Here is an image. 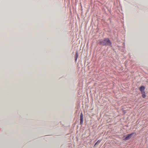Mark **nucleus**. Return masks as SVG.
<instances>
[{"label": "nucleus", "mask_w": 148, "mask_h": 148, "mask_svg": "<svg viewBox=\"0 0 148 148\" xmlns=\"http://www.w3.org/2000/svg\"><path fill=\"white\" fill-rule=\"evenodd\" d=\"M99 42V44L103 46L110 45H111V42L108 38L100 40Z\"/></svg>", "instance_id": "1"}, {"label": "nucleus", "mask_w": 148, "mask_h": 148, "mask_svg": "<svg viewBox=\"0 0 148 148\" xmlns=\"http://www.w3.org/2000/svg\"><path fill=\"white\" fill-rule=\"evenodd\" d=\"M132 134H127V136H126L125 138V139L124 140H126L130 139V138H131V136L132 135Z\"/></svg>", "instance_id": "2"}, {"label": "nucleus", "mask_w": 148, "mask_h": 148, "mask_svg": "<svg viewBox=\"0 0 148 148\" xmlns=\"http://www.w3.org/2000/svg\"><path fill=\"white\" fill-rule=\"evenodd\" d=\"M145 88L144 86H141L140 88H139V90H140V91L141 92H145L144 91V90Z\"/></svg>", "instance_id": "3"}, {"label": "nucleus", "mask_w": 148, "mask_h": 148, "mask_svg": "<svg viewBox=\"0 0 148 148\" xmlns=\"http://www.w3.org/2000/svg\"><path fill=\"white\" fill-rule=\"evenodd\" d=\"M141 94H142V97L145 98V92H141Z\"/></svg>", "instance_id": "4"}, {"label": "nucleus", "mask_w": 148, "mask_h": 148, "mask_svg": "<svg viewBox=\"0 0 148 148\" xmlns=\"http://www.w3.org/2000/svg\"><path fill=\"white\" fill-rule=\"evenodd\" d=\"M77 57H78V53H77V52H76V53H75V61H77Z\"/></svg>", "instance_id": "5"}, {"label": "nucleus", "mask_w": 148, "mask_h": 148, "mask_svg": "<svg viewBox=\"0 0 148 148\" xmlns=\"http://www.w3.org/2000/svg\"><path fill=\"white\" fill-rule=\"evenodd\" d=\"M100 142H101V140H98L97 142H96V143H95V145L99 144L100 143Z\"/></svg>", "instance_id": "6"}, {"label": "nucleus", "mask_w": 148, "mask_h": 148, "mask_svg": "<svg viewBox=\"0 0 148 148\" xmlns=\"http://www.w3.org/2000/svg\"><path fill=\"white\" fill-rule=\"evenodd\" d=\"M80 124H82L83 123V119H80Z\"/></svg>", "instance_id": "7"}, {"label": "nucleus", "mask_w": 148, "mask_h": 148, "mask_svg": "<svg viewBox=\"0 0 148 148\" xmlns=\"http://www.w3.org/2000/svg\"><path fill=\"white\" fill-rule=\"evenodd\" d=\"M80 119H83V114L82 113H81L80 116Z\"/></svg>", "instance_id": "8"}]
</instances>
